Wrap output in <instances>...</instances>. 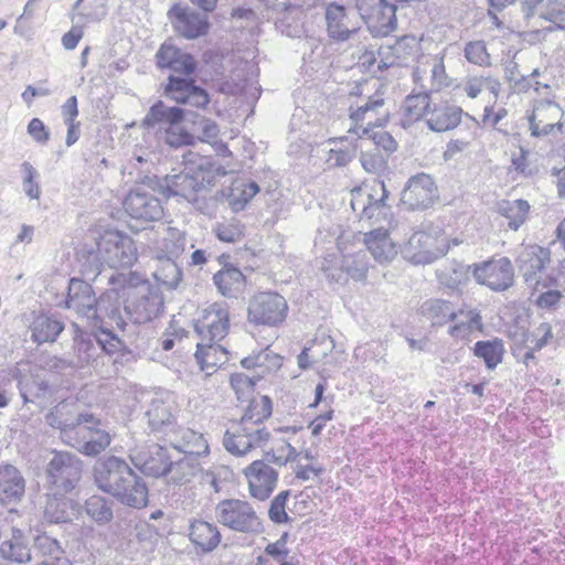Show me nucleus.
Masks as SVG:
<instances>
[{"label":"nucleus","instance_id":"54","mask_svg":"<svg viewBox=\"0 0 565 565\" xmlns=\"http://www.w3.org/2000/svg\"><path fill=\"white\" fill-rule=\"evenodd\" d=\"M271 413V399L266 395L257 396L249 402L244 415L235 424H264Z\"/></svg>","mask_w":565,"mask_h":565},{"label":"nucleus","instance_id":"48","mask_svg":"<svg viewBox=\"0 0 565 565\" xmlns=\"http://www.w3.org/2000/svg\"><path fill=\"white\" fill-rule=\"evenodd\" d=\"M259 192V186L254 181H235L226 194V202L235 213L243 211L252 199Z\"/></svg>","mask_w":565,"mask_h":565},{"label":"nucleus","instance_id":"28","mask_svg":"<svg viewBox=\"0 0 565 565\" xmlns=\"http://www.w3.org/2000/svg\"><path fill=\"white\" fill-rule=\"evenodd\" d=\"M166 440L177 450L183 452L184 456L199 458L210 452L207 440L203 434L194 431L190 428L175 426Z\"/></svg>","mask_w":565,"mask_h":565},{"label":"nucleus","instance_id":"62","mask_svg":"<svg viewBox=\"0 0 565 565\" xmlns=\"http://www.w3.org/2000/svg\"><path fill=\"white\" fill-rule=\"evenodd\" d=\"M75 342L78 362L82 364H89L94 362L95 358L97 356L98 349H102L105 353H107L97 341V332L94 334V340L90 338V335H82L76 339Z\"/></svg>","mask_w":565,"mask_h":565},{"label":"nucleus","instance_id":"59","mask_svg":"<svg viewBox=\"0 0 565 565\" xmlns=\"http://www.w3.org/2000/svg\"><path fill=\"white\" fill-rule=\"evenodd\" d=\"M34 547L42 554L43 561H49V563H56L65 557V552L60 542L45 533L35 537Z\"/></svg>","mask_w":565,"mask_h":565},{"label":"nucleus","instance_id":"44","mask_svg":"<svg viewBox=\"0 0 565 565\" xmlns=\"http://www.w3.org/2000/svg\"><path fill=\"white\" fill-rule=\"evenodd\" d=\"M530 204L526 200H502L497 204V212L508 220V227L518 231L526 221L530 213Z\"/></svg>","mask_w":565,"mask_h":565},{"label":"nucleus","instance_id":"57","mask_svg":"<svg viewBox=\"0 0 565 565\" xmlns=\"http://www.w3.org/2000/svg\"><path fill=\"white\" fill-rule=\"evenodd\" d=\"M458 318L460 320L449 329L451 337L465 338L473 330H480L482 328L481 316L477 310H459L457 312V319Z\"/></svg>","mask_w":565,"mask_h":565},{"label":"nucleus","instance_id":"46","mask_svg":"<svg viewBox=\"0 0 565 565\" xmlns=\"http://www.w3.org/2000/svg\"><path fill=\"white\" fill-rule=\"evenodd\" d=\"M470 273H472V266L450 262L437 269L436 275L440 285L449 289H457L468 282Z\"/></svg>","mask_w":565,"mask_h":565},{"label":"nucleus","instance_id":"26","mask_svg":"<svg viewBox=\"0 0 565 565\" xmlns=\"http://www.w3.org/2000/svg\"><path fill=\"white\" fill-rule=\"evenodd\" d=\"M79 503L66 497V493L52 491L46 495L43 520L50 524L67 523L79 513Z\"/></svg>","mask_w":565,"mask_h":565},{"label":"nucleus","instance_id":"14","mask_svg":"<svg viewBox=\"0 0 565 565\" xmlns=\"http://www.w3.org/2000/svg\"><path fill=\"white\" fill-rule=\"evenodd\" d=\"M177 405L171 394L157 393L148 403L145 412L148 427L154 435L166 439L175 428Z\"/></svg>","mask_w":565,"mask_h":565},{"label":"nucleus","instance_id":"4","mask_svg":"<svg viewBox=\"0 0 565 565\" xmlns=\"http://www.w3.org/2000/svg\"><path fill=\"white\" fill-rule=\"evenodd\" d=\"M126 297L124 312L134 323L149 322L163 309V297L158 286H152L148 281L129 286Z\"/></svg>","mask_w":565,"mask_h":565},{"label":"nucleus","instance_id":"20","mask_svg":"<svg viewBox=\"0 0 565 565\" xmlns=\"http://www.w3.org/2000/svg\"><path fill=\"white\" fill-rule=\"evenodd\" d=\"M164 95L177 104L205 108L210 104L207 92L191 77L170 75L164 85Z\"/></svg>","mask_w":565,"mask_h":565},{"label":"nucleus","instance_id":"41","mask_svg":"<svg viewBox=\"0 0 565 565\" xmlns=\"http://www.w3.org/2000/svg\"><path fill=\"white\" fill-rule=\"evenodd\" d=\"M0 556L3 559L14 563H26L31 561V550L21 530L12 529L11 537L1 542Z\"/></svg>","mask_w":565,"mask_h":565},{"label":"nucleus","instance_id":"43","mask_svg":"<svg viewBox=\"0 0 565 565\" xmlns=\"http://www.w3.org/2000/svg\"><path fill=\"white\" fill-rule=\"evenodd\" d=\"M195 359L201 366V370L211 374L217 366L226 363L227 351L220 344L203 343L196 344Z\"/></svg>","mask_w":565,"mask_h":565},{"label":"nucleus","instance_id":"39","mask_svg":"<svg viewBox=\"0 0 565 565\" xmlns=\"http://www.w3.org/2000/svg\"><path fill=\"white\" fill-rule=\"evenodd\" d=\"M189 536L191 542L202 552H211L221 542V533L215 524L195 520L190 525Z\"/></svg>","mask_w":565,"mask_h":565},{"label":"nucleus","instance_id":"58","mask_svg":"<svg viewBox=\"0 0 565 565\" xmlns=\"http://www.w3.org/2000/svg\"><path fill=\"white\" fill-rule=\"evenodd\" d=\"M157 139L167 146L178 149L194 143V136L180 126L174 124L171 127L157 131Z\"/></svg>","mask_w":565,"mask_h":565},{"label":"nucleus","instance_id":"30","mask_svg":"<svg viewBox=\"0 0 565 565\" xmlns=\"http://www.w3.org/2000/svg\"><path fill=\"white\" fill-rule=\"evenodd\" d=\"M436 237L424 231L412 234L405 248L404 256L413 264H430L439 256L436 248Z\"/></svg>","mask_w":565,"mask_h":565},{"label":"nucleus","instance_id":"7","mask_svg":"<svg viewBox=\"0 0 565 565\" xmlns=\"http://www.w3.org/2000/svg\"><path fill=\"white\" fill-rule=\"evenodd\" d=\"M352 94H359L360 98L356 105L349 107V117L353 124L351 127L382 128L388 122L391 111L381 89L372 95L362 96L356 87V92Z\"/></svg>","mask_w":565,"mask_h":565},{"label":"nucleus","instance_id":"49","mask_svg":"<svg viewBox=\"0 0 565 565\" xmlns=\"http://www.w3.org/2000/svg\"><path fill=\"white\" fill-rule=\"evenodd\" d=\"M63 329L64 324L60 320L51 316L40 315L31 324L32 339L39 344L54 342Z\"/></svg>","mask_w":565,"mask_h":565},{"label":"nucleus","instance_id":"23","mask_svg":"<svg viewBox=\"0 0 565 565\" xmlns=\"http://www.w3.org/2000/svg\"><path fill=\"white\" fill-rule=\"evenodd\" d=\"M328 36L335 42H345L358 33L360 28L348 14L344 6L330 2L324 11Z\"/></svg>","mask_w":565,"mask_h":565},{"label":"nucleus","instance_id":"52","mask_svg":"<svg viewBox=\"0 0 565 565\" xmlns=\"http://www.w3.org/2000/svg\"><path fill=\"white\" fill-rule=\"evenodd\" d=\"M348 134L356 136L362 140H371L377 149H383L387 153L396 150L397 143L393 136L385 130H375L371 127H350Z\"/></svg>","mask_w":565,"mask_h":565},{"label":"nucleus","instance_id":"16","mask_svg":"<svg viewBox=\"0 0 565 565\" xmlns=\"http://www.w3.org/2000/svg\"><path fill=\"white\" fill-rule=\"evenodd\" d=\"M111 443L107 430L99 427V422L95 420L88 424L77 426L75 433H66V444L77 449L85 456L95 457L103 452Z\"/></svg>","mask_w":565,"mask_h":565},{"label":"nucleus","instance_id":"32","mask_svg":"<svg viewBox=\"0 0 565 565\" xmlns=\"http://www.w3.org/2000/svg\"><path fill=\"white\" fill-rule=\"evenodd\" d=\"M363 243L374 260L380 264L391 263L397 255V247L388 234V230L379 226L364 233Z\"/></svg>","mask_w":565,"mask_h":565},{"label":"nucleus","instance_id":"2","mask_svg":"<svg viewBox=\"0 0 565 565\" xmlns=\"http://www.w3.org/2000/svg\"><path fill=\"white\" fill-rule=\"evenodd\" d=\"M277 452L273 448L269 449L265 454V459L254 460L243 470L248 483L249 494L259 501L268 499L278 483V471L269 462L281 467L298 457L296 448L289 443H285L284 446L277 449Z\"/></svg>","mask_w":565,"mask_h":565},{"label":"nucleus","instance_id":"33","mask_svg":"<svg viewBox=\"0 0 565 565\" xmlns=\"http://www.w3.org/2000/svg\"><path fill=\"white\" fill-rule=\"evenodd\" d=\"M161 189L168 198H181L188 202L195 201L196 193L201 191L190 168L177 174L166 175Z\"/></svg>","mask_w":565,"mask_h":565},{"label":"nucleus","instance_id":"60","mask_svg":"<svg viewBox=\"0 0 565 565\" xmlns=\"http://www.w3.org/2000/svg\"><path fill=\"white\" fill-rule=\"evenodd\" d=\"M466 60L477 66L487 67L491 65V56L482 40L469 41L463 47Z\"/></svg>","mask_w":565,"mask_h":565},{"label":"nucleus","instance_id":"21","mask_svg":"<svg viewBox=\"0 0 565 565\" xmlns=\"http://www.w3.org/2000/svg\"><path fill=\"white\" fill-rule=\"evenodd\" d=\"M521 11L533 26L544 20L557 29L565 28V0H522Z\"/></svg>","mask_w":565,"mask_h":565},{"label":"nucleus","instance_id":"50","mask_svg":"<svg viewBox=\"0 0 565 565\" xmlns=\"http://www.w3.org/2000/svg\"><path fill=\"white\" fill-rule=\"evenodd\" d=\"M420 313L433 324H445L457 319V312L448 300L429 299L420 306Z\"/></svg>","mask_w":565,"mask_h":565},{"label":"nucleus","instance_id":"19","mask_svg":"<svg viewBox=\"0 0 565 565\" xmlns=\"http://www.w3.org/2000/svg\"><path fill=\"white\" fill-rule=\"evenodd\" d=\"M167 14L174 31L184 39H198L205 35L209 31L210 23L207 17L188 6L175 3Z\"/></svg>","mask_w":565,"mask_h":565},{"label":"nucleus","instance_id":"1","mask_svg":"<svg viewBox=\"0 0 565 565\" xmlns=\"http://www.w3.org/2000/svg\"><path fill=\"white\" fill-rule=\"evenodd\" d=\"M65 307L76 312L78 317L86 318L94 328H97V341L107 354L124 349V342L113 330L116 326L124 331L127 324L119 306L110 303L104 297L97 299L89 284L72 278L68 282Z\"/></svg>","mask_w":565,"mask_h":565},{"label":"nucleus","instance_id":"63","mask_svg":"<svg viewBox=\"0 0 565 565\" xmlns=\"http://www.w3.org/2000/svg\"><path fill=\"white\" fill-rule=\"evenodd\" d=\"M21 169L24 174L22 185L25 195L31 200H38L41 195V189L38 182L39 172L28 161L21 164Z\"/></svg>","mask_w":565,"mask_h":565},{"label":"nucleus","instance_id":"53","mask_svg":"<svg viewBox=\"0 0 565 565\" xmlns=\"http://www.w3.org/2000/svg\"><path fill=\"white\" fill-rule=\"evenodd\" d=\"M84 509L86 514L100 525L109 523L114 518L113 501L99 494L87 498Z\"/></svg>","mask_w":565,"mask_h":565},{"label":"nucleus","instance_id":"11","mask_svg":"<svg viewBox=\"0 0 565 565\" xmlns=\"http://www.w3.org/2000/svg\"><path fill=\"white\" fill-rule=\"evenodd\" d=\"M288 312L286 299L277 292H259L248 302L247 318L256 326L277 327Z\"/></svg>","mask_w":565,"mask_h":565},{"label":"nucleus","instance_id":"12","mask_svg":"<svg viewBox=\"0 0 565 565\" xmlns=\"http://www.w3.org/2000/svg\"><path fill=\"white\" fill-rule=\"evenodd\" d=\"M472 276L479 285H484L493 291L507 290L514 282V269L508 257L473 264Z\"/></svg>","mask_w":565,"mask_h":565},{"label":"nucleus","instance_id":"3","mask_svg":"<svg viewBox=\"0 0 565 565\" xmlns=\"http://www.w3.org/2000/svg\"><path fill=\"white\" fill-rule=\"evenodd\" d=\"M94 265L93 271L100 273V265L110 268L131 267L137 259V248L132 239L120 232H106L96 243V252L90 253Z\"/></svg>","mask_w":565,"mask_h":565},{"label":"nucleus","instance_id":"34","mask_svg":"<svg viewBox=\"0 0 565 565\" xmlns=\"http://www.w3.org/2000/svg\"><path fill=\"white\" fill-rule=\"evenodd\" d=\"M186 234L177 227H164L162 237L151 248L153 258L178 259L185 250Z\"/></svg>","mask_w":565,"mask_h":565},{"label":"nucleus","instance_id":"24","mask_svg":"<svg viewBox=\"0 0 565 565\" xmlns=\"http://www.w3.org/2000/svg\"><path fill=\"white\" fill-rule=\"evenodd\" d=\"M185 118V110L179 106H168L162 100H157L150 106L141 120V128L147 132L164 130L174 124H181Z\"/></svg>","mask_w":565,"mask_h":565},{"label":"nucleus","instance_id":"38","mask_svg":"<svg viewBox=\"0 0 565 565\" xmlns=\"http://www.w3.org/2000/svg\"><path fill=\"white\" fill-rule=\"evenodd\" d=\"M431 102L427 93L408 95L402 105L403 127L411 126L422 119L426 121Z\"/></svg>","mask_w":565,"mask_h":565},{"label":"nucleus","instance_id":"15","mask_svg":"<svg viewBox=\"0 0 565 565\" xmlns=\"http://www.w3.org/2000/svg\"><path fill=\"white\" fill-rule=\"evenodd\" d=\"M551 262V252L548 248L536 244L524 246L515 259L518 270L523 277L525 284L539 291L542 284V275L545 267Z\"/></svg>","mask_w":565,"mask_h":565},{"label":"nucleus","instance_id":"13","mask_svg":"<svg viewBox=\"0 0 565 565\" xmlns=\"http://www.w3.org/2000/svg\"><path fill=\"white\" fill-rule=\"evenodd\" d=\"M439 192L434 179L424 172L412 175L404 186L401 203L406 210H426L438 200Z\"/></svg>","mask_w":565,"mask_h":565},{"label":"nucleus","instance_id":"35","mask_svg":"<svg viewBox=\"0 0 565 565\" xmlns=\"http://www.w3.org/2000/svg\"><path fill=\"white\" fill-rule=\"evenodd\" d=\"M148 495L149 491L145 479L135 472L132 479H129L113 498L122 505L141 509L148 504Z\"/></svg>","mask_w":565,"mask_h":565},{"label":"nucleus","instance_id":"40","mask_svg":"<svg viewBox=\"0 0 565 565\" xmlns=\"http://www.w3.org/2000/svg\"><path fill=\"white\" fill-rule=\"evenodd\" d=\"M213 282L224 297L234 298L245 285L243 273L233 265H225L213 276Z\"/></svg>","mask_w":565,"mask_h":565},{"label":"nucleus","instance_id":"8","mask_svg":"<svg viewBox=\"0 0 565 565\" xmlns=\"http://www.w3.org/2000/svg\"><path fill=\"white\" fill-rule=\"evenodd\" d=\"M82 460L67 451L55 452L46 468V479L51 491L68 493L82 477Z\"/></svg>","mask_w":565,"mask_h":565},{"label":"nucleus","instance_id":"37","mask_svg":"<svg viewBox=\"0 0 565 565\" xmlns=\"http://www.w3.org/2000/svg\"><path fill=\"white\" fill-rule=\"evenodd\" d=\"M25 482L21 472L11 465L0 467V502H18L24 494Z\"/></svg>","mask_w":565,"mask_h":565},{"label":"nucleus","instance_id":"5","mask_svg":"<svg viewBox=\"0 0 565 565\" xmlns=\"http://www.w3.org/2000/svg\"><path fill=\"white\" fill-rule=\"evenodd\" d=\"M217 522L232 531L252 534L262 531V522L254 507L239 499H225L215 507Z\"/></svg>","mask_w":565,"mask_h":565},{"label":"nucleus","instance_id":"56","mask_svg":"<svg viewBox=\"0 0 565 565\" xmlns=\"http://www.w3.org/2000/svg\"><path fill=\"white\" fill-rule=\"evenodd\" d=\"M200 471V463L196 458L184 456L182 459L172 462L168 470L170 481L174 484H183L191 480Z\"/></svg>","mask_w":565,"mask_h":565},{"label":"nucleus","instance_id":"45","mask_svg":"<svg viewBox=\"0 0 565 565\" xmlns=\"http://www.w3.org/2000/svg\"><path fill=\"white\" fill-rule=\"evenodd\" d=\"M327 145L330 148L326 156V163L330 168L345 167L355 157V147L349 142L348 137L330 138Z\"/></svg>","mask_w":565,"mask_h":565},{"label":"nucleus","instance_id":"10","mask_svg":"<svg viewBox=\"0 0 565 565\" xmlns=\"http://www.w3.org/2000/svg\"><path fill=\"white\" fill-rule=\"evenodd\" d=\"M135 472L125 459L114 455L99 458L93 467L96 487L110 497L132 479Z\"/></svg>","mask_w":565,"mask_h":565},{"label":"nucleus","instance_id":"17","mask_svg":"<svg viewBox=\"0 0 565 565\" xmlns=\"http://www.w3.org/2000/svg\"><path fill=\"white\" fill-rule=\"evenodd\" d=\"M125 212L140 222H156L163 216V206L153 191L145 186L132 189L122 202Z\"/></svg>","mask_w":565,"mask_h":565},{"label":"nucleus","instance_id":"6","mask_svg":"<svg viewBox=\"0 0 565 565\" xmlns=\"http://www.w3.org/2000/svg\"><path fill=\"white\" fill-rule=\"evenodd\" d=\"M271 439V433L264 424H232L223 437L224 448L236 457L253 449L264 448Z\"/></svg>","mask_w":565,"mask_h":565},{"label":"nucleus","instance_id":"18","mask_svg":"<svg viewBox=\"0 0 565 565\" xmlns=\"http://www.w3.org/2000/svg\"><path fill=\"white\" fill-rule=\"evenodd\" d=\"M230 317L225 303L215 302L203 310L194 323V329L203 343H215L228 332Z\"/></svg>","mask_w":565,"mask_h":565},{"label":"nucleus","instance_id":"31","mask_svg":"<svg viewBox=\"0 0 565 565\" xmlns=\"http://www.w3.org/2000/svg\"><path fill=\"white\" fill-rule=\"evenodd\" d=\"M461 117L460 107L447 102H431L425 122L431 131L445 132L455 129L461 122Z\"/></svg>","mask_w":565,"mask_h":565},{"label":"nucleus","instance_id":"42","mask_svg":"<svg viewBox=\"0 0 565 565\" xmlns=\"http://www.w3.org/2000/svg\"><path fill=\"white\" fill-rule=\"evenodd\" d=\"M369 264L363 252H359L352 255H344L341 260L340 273H332L330 269H326L327 276L337 282L341 281L343 275L354 279L363 280L366 278Z\"/></svg>","mask_w":565,"mask_h":565},{"label":"nucleus","instance_id":"29","mask_svg":"<svg viewBox=\"0 0 565 565\" xmlns=\"http://www.w3.org/2000/svg\"><path fill=\"white\" fill-rule=\"evenodd\" d=\"M156 58L159 68H169L174 73L186 76L196 70V62L190 53L183 52L168 42L161 44L157 51Z\"/></svg>","mask_w":565,"mask_h":565},{"label":"nucleus","instance_id":"25","mask_svg":"<svg viewBox=\"0 0 565 565\" xmlns=\"http://www.w3.org/2000/svg\"><path fill=\"white\" fill-rule=\"evenodd\" d=\"M377 188L381 191L379 198L375 194L364 193L361 189L352 191L351 207L361 220H379L381 216L386 217L390 207L385 203L387 191L384 182H380Z\"/></svg>","mask_w":565,"mask_h":565},{"label":"nucleus","instance_id":"64","mask_svg":"<svg viewBox=\"0 0 565 565\" xmlns=\"http://www.w3.org/2000/svg\"><path fill=\"white\" fill-rule=\"evenodd\" d=\"M244 226L235 220L218 223L214 230L216 237L225 243H235L243 237Z\"/></svg>","mask_w":565,"mask_h":565},{"label":"nucleus","instance_id":"55","mask_svg":"<svg viewBox=\"0 0 565 565\" xmlns=\"http://www.w3.org/2000/svg\"><path fill=\"white\" fill-rule=\"evenodd\" d=\"M504 345L501 340L478 341L473 348V354L482 359L487 369L493 370L502 362Z\"/></svg>","mask_w":565,"mask_h":565},{"label":"nucleus","instance_id":"36","mask_svg":"<svg viewBox=\"0 0 565 565\" xmlns=\"http://www.w3.org/2000/svg\"><path fill=\"white\" fill-rule=\"evenodd\" d=\"M458 88L471 99H476L483 90H488L493 96V104H495L502 84L492 74L480 73L467 75Z\"/></svg>","mask_w":565,"mask_h":565},{"label":"nucleus","instance_id":"61","mask_svg":"<svg viewBox=\"0 0 565 565\" xmlns=\"http://www.w3.org/2000/svg\"><path fill=\"white\" fill-rule=\"evenodd\" d=\"M427 63L430 66L431 87L436 90L449 87L451 78L446 72L444 55L430 56Z\"/></svg>","mask_w":565,"mask_h":565},{"label":"nucleus","instance_id":"27","mask_svg":"<svg viewBox=\"0 0 565 565\" xmlns=\"http://www.w3.org/2000/svg\"><path fill=\"white\" fill-rule=\"evenodd\" d=\"M130 458L143 475L154 478L167 475L172 461L168 449L157 444Z\"/></svg>","mask_w":565,"mask_h":565},{"label":"nucleus","instance_id":"9","mask_svg":"<svg viewBox=\"0 0 565 565\" xmlns=\"http://www.w3.org/2000/svg\"><path fill=\"white\" fill-rule=\"evenodd\" d=\"M355 8L373 36H387L395 31V4L387 0H355Z\"/></svg>","mask_w":565,"mask_h":565},{"label":"nucleus","instance_id":"51","mask_svg":"<svg viewBox=\"0 0 565 565\" xmlns=\"http://www.w3.org/2000/svg\"><path fill=\"white\" fill-rule=\"evenodd\" d=\"M157 262L153 277L158 285L167 289H174L182 279V270L177 260L172 258H153Z\"/></svg>","mask_w":565,"mask_h":565},{"label":"nucleus","instance_id":"47","mask_svg":"<svg viewBox=\"0 0 565 565\" xmlns=\"http://www.w3.org/2000/svg\"><path fill=\"white\" fill-rule=\"evenodd\" d=\"M190 170L199 182L200 190L213 185L216 178L226 174L225 168L209 157H199Z\"/></svg>","mask_w":565,"mask_h":565},{"label":"nucleus","instance_id":"22","mask_svg":"<svg viewBox=\"0 0 565 565\" xmlns=\"http://www.w3.org/2000/svg\"><path fill=\"white\" fill-rule=\"evenodd\" d=\"M49 426L61 431V438L66 444V433H75L81 424L93 422V415L79 413L75 402L62 401L45 416Z\"/></svg>","mask_w":565,"mask_h":565}]
</instances>
